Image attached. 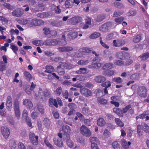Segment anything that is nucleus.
Listing matches in <instances>:
<instances>
[{
    "label": "nucleus",
    "mask_w": 149,
    "mask_h": 149,
    "mask_svg": "<svg viewBox=\"0 0 149 149\" xmlns=\"http://www.w3.org/2000/svg\"><path fill=\"white\" fill-rule=\"evenodd\" d=\"M147 89L144 86H138L137 90V93L138 95L141 97H146L147 95Z\"/></svg>",
    "instance_id": "obj_1"
},
{
    "label": "nucleus",
    "mask_w": 149,
    "mask_h": 149,
    "mask_svg": "<svg viewBox=\"0 0 149 149\" xmlns=\"http://www.w3.org/2000/svg\"><path fill=\"white\" fill-rule=\"evenodd\" d=\"M14 109L15 117L17 119H19L20 116V112L19 109V103L18 101L16 99L14 103Z\"/></svg>",
    "instance_id": "obj_2"
},
{
    "label": "nucleus",
    "mask_w": 149,
    "mask_h": 149,
    "mask_svg": "<svg viewBox=\"0 0 149 149\" xmlns=\"http://www.w3.org/2000/svg\"><path fill=\"white\" fill-rule=\"evenodd\" d=\"M113 26L112 23L109 22L100 26L99 27V30L103 32H106Z\"/></svg>",
    "instance_id": "obj_3"
},
{
    "label": "nucleus",
    "mask_w": 149,
    "mask_h": 149,
    "mask_svg": "<svg viewBox=\"0 0 149 149\" xmlns=\"http://www.w3.org/2000/svg\"><path fill=\"white\" fill-rule=\"evenodd\" d=\"M63 131L64 132L63 138H66L67 139H70L69 134L71 131L69 126L67 125H64L62 127Z\"/></svg>",
    "instance_id": "obj_4"
},
{
    "label": "nucleus",
    "mask_w": 149,
    "mask_h": 149,
    "mask_svg": "<svg viewBox=\"0 0 149 149\" xmlns=\"http://www.w3.org/2000/svg\"><path fill=\"white\" fill-rule=\"evenodd\" d=\"M80 130L81 133L85 136H89L91 135L90 130L85 125H83L81 127Z\"/></svg>",
    "instance_id": "obj_5"
},
{
    "label": "nucleus",
    "mask_w": 149,
    "mask_h": 149,
    "mask_svg": "<svg viewBox=\"0 0 149 149\" xmlns=\"http://www.w3.org/2000/svg\"><path fill=\"white\" fill-rule=\"evenodd\" d=\"M1 131L3 136L5 138H8L10 134L9 129L6 127H1Z\"/></svg>",
    "instance_id": "obj_6"
},
{
    "label": "nucleus",
    "mask_w": 149,
    "mask_h": 149,
    "mask_svg": "<svg viewBox=\"0 0 149 149\" xmlns=\"http://www.w3.org/2000/svg\"><path fill=\"white\" fill-rule=\"evenodd\" d=\"M59 52H66L73 50L72 47L70 46H63L57 48Z\"/></svg>",
    "instance_id": "obj_7"
},
{
    "label": "nucleus",
    "mask_w": 149,
    "mask_h": 149,
    "mask_svg": "<svg viewBox=\"0 0 149 149\" xmlns=\"http://www.w3.org/2000/svg\"><path fill=\"white\" fill-rule=\"evenodd\" d=\"M24 12V10L22 9L18 8L14 10L12 13L14 16L20 17L23 15Z\"/></svg>",
    "instance_id": "obj_8"
},
{
    "label": "nucleus",
    "mask_w": 149,
    "mask_h": 149,
    "mask_svg": "<svg viewBox=\"0 0 149 149\" xmlns=\"http://www.w3.org/2000/svg\"><path fill=\"white\" fill-rule=\"evenodd\" d=\"M113 43L114 46L116 47H119L124 45L125 43V41L122 39H118L117 40H114Z\"/></svg>",
    "instance_id": "obj_9"
},
{
    "label": "nucleus",
    "mask_w": 149,
    "mask_h": 149,
    "mask_svg": "<svg viewBox=\"0 0 149 149\" xmlns=\"http://www.w3.org/2000/svg\"><path fill=\"white\" fill-rule=\"evenodd\" d=\"M43 30L44 32V33L46 35L48 34L52 35L54 33V34L52 35V36H55L57 34L56 31H51L48 28L45 27L43 29Z\"/></svg>",
    "instance_id": "obj_10"
},
{
    "label": "nucleus",
    "mask_w": 149,
    "mask_h": 149,
    "mask_svg": "<svg viewBox=\"0 0 149 149\" xmlns=\"http://www.w3.org/2000/svg\"><path fill=\"white\" fill-rule=\"evenodd\" d=\"M106 80L105 77L102 75H98L95 76L94 78L95 81L98 83H102L105 81Z\"/></svg>",
    "instance_id": "obj_11"
},
{
    "label": "nucleus",
    "mask_w": 149,
    "mask_h": 149,
    "mask_svg": "<svg viewBox=\"0 0 149 149\" xmlns=\"http://www.w3.org/2000/svg\"><path fill=\"white\" fill-rule=\"evenodd\" d=\"M80 92L83 95H85L86 97L91 96L92 93L90 90L87 88L81 89Z\"/></svg>",
    "instance_id": "obj_12"
},
{
    "label": "nucleus",
    "mask_w": 149,
    "mask_h": 149,
    "mask_svg": "<svg viewBox=\"0 0 149 149\" xmlns=\"http://www.w3.org/2000/svg\"><path fill=\"white\" fill-rule=\"evenodd\" d=\"M44 23L42 20L40 19H32L31 25L32 26H37L40 25Z\"/></svg>",
    "instance_id": "obj_13"
},
{
    "label": "nucleus",
    "mask_w": 149,
    "mask_h": 149,
    "mask_svg": "<svg viewBox=\"0 0 149 149\" xmlns=\"http://www.w3.org/2000/svg\"><path fill=\"white\" fill-rule=\"evenodd\" d=\"M102 65L101 63L96 61L88 66V68L90 69H97L100 68Z\"/></svg>",
    "instance_id": "obj_14"
},
{
    "label": "nucleus",
    "mask_w": 149,
    "mask_h": 149,
    "mask_svg": "<svg viewBox=\"0 0 149 149\" xmlns=\"http://www.w3.org/2000/svg\"><path fill=\"white\" fill-rule=\"evenodd\" d=\"M53 141L54 143L58 147H62L63 146V141L61 139H58L55 137L53 139Z\"/></svg>",
    "instance_id": "obj_15"
},
{
    "label": "nucleus",
    "mask_w": 149,
    "mask_h": 149,
    "mask_svg": "<svg viewBox=\"0 0 149 149\" xmlns=\"http://www.w3.org/2000/svg\"><path fill=\"white\" fill-rule=\"evenodd\" d=\"M143 127L142 125H138L137 126V131L138 136L139 137H141L143 135Z\"/></svg>",
    "instance_id": "obj_16"
},
{
    "label": "nucleus",
    "mask_w": 149,
    "mask_h": 149,
    "mask_svg": "<svg viewBox=\"0 0 149 149\" xmlns=\"http://www.w3.org/2000/svg\"><path fill=\"white\" fill-rule=\"evenodd\" d=\"M149 57V53H145L138 57V60L139 61H145Z\"/></svg>",
    "instance_id": "obj_17"
},
{
    "label": "nucleus",
    "mask_w": 149,
    "mask_h": 149,
    "mask_svg": "<svg viewBox=\"0 0 149 149\" xmlns=\"http://www.w3.org/2000/svg\"><path fill=\"white\" fill-rule=\"evenodd\" d=\"M23 104L30 109H31L33 107V104L32 102L29 99H25L23 102Z\"/></svg>",
    "instance_id": "obj_18"
},
{
    "label": "nucleus",
    "mask_w": 149,
    "mask_h": 149,
    "mask_svg": "<svg viewBox=\"0 0 149 149\" xmlns=\"http://www.w3.org/2000/svg\"><path fill=\"white\" fill-rule=\"evenodd\" d=\"M49 105L51 107L54 106L56 108L58 107V105L56 99H53L52 97L50 98L49 99Z\"/></svg>",
    "instance_id": "obj_19"
},
{
    "label": "nucleus",
    "mask_w": 149,
    "mask_h": 149,
    "mask_svg": "<svg viewBox=\"0 0 149 149\" xmlns=\"http://www.w3.org/2000/svg\"><path fill=\"white\" fill-rule=\"evenodd\" d=\"M78 33L76 32H70L68 34V38L70 40H74L77 37Z\"/></svg>",
    "instance_id": "obj_20"
},
{
    "label": "nucleus",
    "mask_w": 149,
    "mask_h": 149,
    "mask_svg": "<svg viewBox=\"0 0 149 149\" xmlns=\"http://www.w3.org/2000/svg\"><path fill=\"white\" fill-rule=\"evenodd\" d=\"M12 105V99L11 97L9 96L7 97L6 100V106L8 109L10 108Z\"/></svg>",
    "instance_id": "obj_21"
},
{
    "label": "nucleus",
    "mask_w": 149,
    "mask_h": 149,
    "mask_svg": "<svg viewBox=\"0 0 149 149\" xmlns=\"http://www.w3.org/2000/svg\"><path fill=\"white\" fill-rule=\"evenodd\" d=\"M121 145L125 149L128 148L129 146L131 144V142L130 141L127 142L125 140L122 139L121 141Z\"/></svg>",
    "instance_id": "obj_22"
},
{
    "label": "nucleus",
    "mask_w": 149,
    "mask_h": 149,
    "mask_svg": "<svg viewBox=\"0 0 149 149\" xmlns=\"http://www.w3.org/2000/svg\"><path fill=\"white\" fill-rule=\"evenodd\" d=\"M35 108L37 109L41 113L43 114L44 111V107L40 104H37L35 107Z\"/></svg>",
    "instance_id": "obj_23"
},
{
    "label": "nucleus",
    "mask_w": 149,
    "mask_h": 149,
    "mask_svg": "<svg viewBox=\"0 0 149 149\" xmlns=\"http://www.w3.org/2000/svg\"><path fill=\"white\" fill-rule=\"evenodd\" d=\"M113 111L118 115L119 116L123 117V114L121 110L119 109V108H114L113 109Z\"/></svg>",
    "instance_id": "obj_24"
},
{
    "label": "nucleus",
    "mask_w": 149,
    "mask_h": 149,
    "mask_svg": "<svg viewBox=\"0 0 149 149\" xmlns=\"http://www.w3.org/2000/svg\"><path fill=\"white\" fill-rule=\"evenodd\" d=\"M113 64L111 63H108L105 64L102 67L103 70H107L113 68Z\"/></svg>",
    "instance_id": "obj_25"
},
{
    "label": "nucleus",
    "mask_w": 149,
    "mask_h": 149,
    "mask_svg": "<svg viewBox=\"0 0 149 149\" xmlns=\"http://www.w3.org/2000/svg\"><path fill=\"white\" fill-rule=\"evenodd\" d=\"M142 34H138L135 36L133 39V41L135 43H138L141 40L142 38Z\"/></svg>",
    "instance_id": "obj_26"
},
{
    "label": "nucleus",
    "mask_w": 149,
    "mask_h": 149,
    "mask_svg": "<svg viewBox=\"0 0 149 149\" xmlns=\"http://www.w3.org/2000/svg\"><path fill=\"white\" fill-rule=\"evenodd\" d=\"M32 43L36 46H42L44 45V42L42 40H37L33 41Z\"/></svg>",
    "instance_id": "obj_27"
},
{
    "label": "nucleus",
    "mask_w": 149,
    "mask_h": 149,
    "mask_svg": "<svg viewBox=\"0 0 149 149\" xmlns=\"http://www.w3.org/2000/svg\"><path fill=\"white\" fill-rule=\"evenodd\" d=\"M114 71L112 70L108 71H104L103 72V74L107 76H111L114 74Z\"/></svg>",
    "instance_id": "obj_28"
},
{
    "label": "nucleus",
    "mask_w": 149,
    "mask_h": 149,
    "mask_svg": "<svg viewBox=\"0 0 149 149\" xmlns=\"http://www.w3.org/2000/svg\"><path fill=\"white\" fill-rule=\"evenodd\" d=\"M52 10H55V13L57 14H59L61 12V10L60 9V6H56L54 5H51Z\"/></svg>",
    "instance_id": "obj_29"
},
{
    "label": "nucleus",
    "mask_w": 149,
    "mask_h": 149,
    "mask_svg": "<svg viewBox=\"0 0 149 149\" xmlns=\"http://www.w3.org/2000/svg\"><path fill=\"white\" fill-rule=\"evenodd\" d=\"M52 25L54 26L57 27L63 25V22L61 21H56L51 23Z\"/></svg>",
    "instance_id": "obj_30"
},
{
    "label": "nucleus",
    "mask_w": 149,
    "mask_h": 149,
    "mask_svg": "<svg viewBox=\"0 0 149 149\" xmlns=\"http://www.w3.org/2000/svg\"><path fill=\"white\" fill-rule=\"evenodd\" d=\"M140 74L139 73H136L132 74L130 77V78L133 81L138 80L139 78Z\"/></svg>",
    "instance_id": "obj_31"
},
{
    "label": "nucleus",
    "mask_w": 149,
    "mask_h": 149,
    "mask_svg": "<svg viewBox=\"0 0 149 149\" xmlns=\"http://www.w3.org/2000/svg\"><path fill=\"white\" fill-rule=\"evenodd\" d=\"M97 125L100 126H103L105 124V120L102 118H99L97 120Z\"/></svg>",
    "instance_id": "obj_32"
},
{
    "label": "nucleus",
    "mask_w": 149,
    "mask_h": 149,
    "mask_svg": "<svg viewBox=\"0 0 149 149\" xmlns=\"http://www.w3.org/2000/svg\"><path fill=\"white\" fill-rule=\"evenodd\" d=\"M50 121L47 118H45L43 120V124L46 127H49L50 125Z\"/></svg>",
    "instance_id": "obj_33"
},
{
    "label": "nucleus",
    "mask_w": 149,
    "mask_h": 149,
    "mask_svg": "<svg viewBox=\"0 0 149 149\" xmlns=\"http://www.w3.org/2000/svg\"><path fill=\"white\" fill-rule=\"evenodd\" d=\"M100 36V34L97 32H95L92 34L89 37L91 39H94L98 38Z\"/></svg>",
    "instance_id": "obj_34"
},
{
    "label": "nucleus",
    "mask_w": 149,
    "mask_h": 149,
    "mask_svg": "<svg viewBox=\"0 0 149 149\" xmlns=\"http://www.w3.org/2000/svg\"><path fill=\"white\" fill-rule=\"evenodd\" d=\"M38 136H36V138L30 139V140L32 144L36 146L37 145L38 143Z\"/></svg>",
    "instance_id": "obj_35"
},
{
    "label": "nucleus",
    "mask_w": 149,
    "mask_h": 149,
    "mask_svg": "<svg viewBox=\"0 0 149 149\" xmlns=\"http://www.w3.org/2000/svg\"><path fill=\"white\" fill-rule=\"evenodd\" d=\"M115 121L117 125L120 127H123L124 126V124L118 118H115Z\"/></svg>",
    "instance_id": "obj_36"
},
{
    "label": "nucleus",
    "mask_w": 149,
    "mask_h": 149,
    "mask_svg": "<svg viewBox=\"0 0 149 149\" xmlns=\"http://www.w3.org/2000/svg\"><path fill=\"white\" fill-rule=\"evenodd\" d=\"M89 63L88 60H80L78 61L77 64L79 65H87Z\"/></svg>",
    "instance_id": "obj_37"
},
{
    "label": "nucleus",
    "mask_w": 149,
    "mask_h": 149,
    "mask_svg": "<svg viewBox=\"0 0 149 149\" xmlns=\"http://www.w3.org/2000/svg\"><path fill=\"white\" fill-rule=\"evenodd\" d=\"M61 67V64L57 67V72L60 75H63L65 73L64 71Z\"/></svg>",
    "instance_id": "obj_38"
},
{
    "label": "nucleus",
    "mask_w": 149,
    "mask_h": 149,
    "mask_svg": "<svg viewBox=\"0 0 149 149\" xmlns=\"http://www.w3.org/2000/svg\"><path fill=\"white\" fill-rule=\"evenodd\" d=\"M86 72V69L85 68H80L79 70L76 71V73L78 74H84Z\"/></svg>",
    "instance_id": "obj_39"
},
{
    "label": "nucleus",
    "mask_w": 149,
    "mask_h": 149,
    "mask_svg": "<svg viewBox=\"0 0 149 149\" xmlns=\"http://www.w3.org/2000/svg\"><path fill=\"white\" fill-rule=\"evenodd\" d=\"M9 146L11 149H15L16 146V144L14 140H10V141Z\"/></svg>",
    "instance_id": "obj_40"
},
{
    "label": "nucleus",
    "mask_w": 149,
    "mask_h": 149,
    "mask_svg": "<svg viewBox=\"0 0 149 149\" xmlns=\"http://www.w3.org/2000/svg\"><path fill=\"white\" fill-rule=\"evenodd\" d=\"M63 139L66 140V143L69 147L72 148L74 144L72 141L70 140V139H67L66 138H63Z\"/></svg>",
    "instance_id": "obj_41"
},
{
    "label": "nucleus",
    "mask_w": 149,
    "mask_h": 149,
    "mask_svg": "<svg viewBox=\"0 0 149 149\" xmlns=\"http://www.w3.org/2000/svg\"><path fill=\"white\" fill-rule=\"evenodd\" d=\"M114 63L116 65L120 66H123L124 65V63L123 61L118 60H115Z\"/></svg>",
    "instance_id": "obj_42"
},
{
    "label": "nucleus",
    "mask_w": 149,
    "mask_h": 149,
    "mask_svg": "<svg viewBox=\"0 0 149 149\" xmlns=\"http://www.w3.org/2000/svg\"><path fill=\"white\" fill-rule=\"evenodd\" d=\"M80 51L81 52H82L84 53H88L91 52V50L90 48L85 47L81 49Z\"/></svg>",
    "instance_id": "obj_43"
},
{
    "label": "nucleus",
    "mask_w": 149,
    "mask_h": 149,
    "mask_svg": "<svg viewBox=\"0 0 149 149\" xmlns=\"http://www.w3.org/2000/svg\"><path fill=\"white\" fill-rule=\"evenodd\" d=\"M98 102L101 104H105L107 102V100L104 99L101 97H98L97 99Z\"/></svg>",
    "instance_id": "obj_44"
},
{
    "label": "nucleus",
    "mask_w": 149,
    "mask_h": 149,
    "mask_svg": "<svg viewBox=\"0 0 149 149\" xmlns=\"http://www.w3.org/2000/svg\"><path fill=\"white\" fill-rule=\"evenodd\" d=\"M24 74L25 77L27 79H29L32 78V77L31 74L30 73L27 71H25Z\"/></svg>",
    "instance_id": "obj_45"
},
{
    "label": "nucleus",
    "mask_w": 149,
    "mask_h": 149,
    "mask_svg": "<svg viewBox=\"0 0 149 149\" xmlns=\"http://www.w3.org/2000/svg\"><path fill=\"white\" fill-rule=\"evenodd\" d=\"M48 13H39L37 15L38 17L41 18H44L47 16Z\"/></svg>",
    "instance_id": "obj_46"
},
{
    "label": "nucleus",
    "mask_w": 149,
    "mask_h": 149,
    "mask_svg": "<svg viewBox=\"0 0 149 149\" xmlns=\"http://www.w3.org/2000/svg\"><path fill=\"white\" fill-rule=\"evenodd\" d=\"M22 117L23 118L25 119L29 118V117H28V112L26 110L24 109L23 110L22 114Z\"/></svg>",
    "instance_id": "obj_47"
},
{
    "label": "nucleus",
    "mask_w": 149,
    "mask_h": 149,
    "mask_svg": "<svg viewBox=\"0 0 149 149\" xmlns=\"http://www.w3.org/2000/svg\"><path fill=\"white\" fill-rule=\"evenodd\" d=\"M112 81L117 84H120L122 82V80L120 77H115L112 79Z\"/></svg>",
    "instance_id": "obj_48"
},
{
    "label": "nucleus",
    "mask_w": 149,
    "mask_h": 149,
    "mask_svg": "<svg viewBox=\"0 0 149 149\" xmlns=\"http://www.w3.org/2000/svg\"><path fill=\"white\" fill-rule=\"evenodd\" d=\"M132 107V105L131 104H129L126 107L123 109L122 111V113H126L128 110L131 108Z\"/></svg>",
    "instance_id": "obj_49"
},
{
    "label": "nucleus",
    "mask_w": 149,
    "mask_h": 149,
    "mask_svg": "<svg viewBox=\"0 0 149 149\" xmlns=\"http://www.w3.org/2000/svg\"><path fill=\"white\" fill-rule=\"evenodd\" d=\"M105 19V17L104 15H101L97 16L96 20L97 22H100Z\"/></svg>",
    "instance_id": "obj_50"
},
{
    "label": "nucleus",
    "mask_w": 149,
    "mask_h": 149,
    "mask_svg": "<svg viewBox=\"0 0 149 149\" xmlns=\"http://www.w3.org/2000/svg\"><path fill=\"white\" fill-rule=\"evenodd\" d=\"M68 20L69 23L72 25H74L77 23L75 17L69 19Z\"/></svg>",
    "instance_id": "obj_51"
},
{
    "label": "nucleus",
    "mask_w": 149,
    "mask_h": 149,
    "mask_svg": "<svg viewBox=\"0 0 149 149\" xmlns=\"http://www.w3.org/2000/svg\"><path fill=\"white\" fill-rule=\"evenodd\" d=\"M114 5L115 7L120 8H123V5L122 3L118 2H115L114 3Z\"/></svg>",
    "instance_id": "obj_52"
},
{
    "label": "nucleus",
    "mask_w": 149,
    "mask_h": 149,
    "mask_svg": "<svg viewBox=\"0 0 149 149\" xmlns=\"http://www.w3.org/2000/svg\"><path fill=\"white\" fill-rule=\"evenodd\" d=\"M124 18L123 17H120L116 18L115 19V21L118 24H120L124 20Z\"/></svg>",
    "instance_id": "obj_53"
},
{
    "label": "nucleus",
    "mask_w": 149,
    "mask_h": 149,
    "mask_svg": "<svg viewBox=\"0 0 149 149\" xmlns=\"http://www.w3.org/2000/svg\"><path fill=\"white\" fill-rule=\"evenodd\" d=\"M62 88L61 87H60L57 88L54 92L56 95H60L61 94L62 92Z\"/></svg>",
    "instance_id": "obj_54"
},
{
    "label": "nucleus",
    "mask_w": 149,
    "mask_h": 149,
    "mask_svg": "<svg viewBox=\"0 0 149 149\" xmlns=\"http://www.w3.org/2000/svg\"><path fill=\"white\" fill-rule=\"evenodd\" d=\"M116 56L117 58L120 59H124V57L123 56V53L118 52L117 53Z\"/></svg>",
    "instance_id": "obj_55"
},
{
    "label": "nucleus",
    "mask_w": 149,
    "mask_h": 149,
    "mask_svg": "<svg viewBox=\"0 0 149 149\" xmlns=\"http://www.w3.org/2000/svg\"><path fill=\"white\" fill-rule=\"evenodd\" d=\"M143 126L144 131L147 133H149V127L146 124H144V125H143Z\"/></svg>",
    "instance_id": "obj_56"
},
{
    "label": "nucleus",
    "mask_w": 149,
    "mask_h": 149,
    "mask_svg": "<svg viewBox=\"0 0 149 149\" xmlns=\"http://www.w3.org/2000/svg\"><path fill=\"white\" fill-rule=\"evenodd\" d=\"M62 67H64L65 68L67 69H70L72 68V67L68 65V64L65 63H62L61 64Z\"/></svg>",
    "instance_id": "obj_57"
},
{
    "label": "nucleus",
    "mask_w": 149,
    "mask_h": 149,
    "mask_svg": "<svg viewBox=\"0 0 149 149\" xmlns=\"http://www.w3.org/2000/svg\"><path fill=\"white\" fill-rule=\"evenodd\" d=\"M83 113L85 115H88L90 114V112L88 109L85 107H84L82 109Z\"/></svg>",
    "instance_id": "obj_58"
},
{
    "label": "nucleus",
    "mask_w": 149,
    "mask_h": 149,
    "mask_svg": "<svg viewBox=\"0 0 149 149\" xmlns=\"http://www.w3.org/2000/svg\"><path fill=\"white\" fill-rule=\"evenodd\" d=\"M44 141L46 145L49 147V149H51L54 147L46 139H45L44 140Z\"/></svg>",
    "instance_id": "obj_59"
},
{
    "label": "nucleus",
    "mask_w": 149,
    "mask_h": 149,
    "mask_svg": "<svg viewBox=\"0 0 149 149\" xmlns=\"http://www.w3.org/2000/svg\"><path fill=\"white\" fill-rule=\"evenodd\" d=\"M25 120L26 123L28 126L31 128H33V126L32 125L30 118H29L27 119H26Z\"/></svg>",
    "instance_id": "obj_60"
},
{
    "label": "nucleus",
    "mask_w": 149,
    "mask_h": 149,
    "mask_svg": "<svg viewBox=\"0 0 149 149\" xmlns=\"http://www.w3.org/2000/svg\"><path fill=\"white\" fill-rule=\"evenodd\" d=\"M10 48L15 54H17V52L18 49V48L17 46L14 45H11Z\"/></svg>",
    "instance_id": "obj_61"
},
{
    "label": "nucleus",
    "mask_w": 149,
    "mask_h": 149,
    "mask_svg": "<svg viewBox=\"0 0 149 149\" xmlns=\"http://www.w3.org/2000/svg\"><path fill=\"white\" fill-rule=\"evenodd\" d=\"M6 65L3 62L1 61L0 63V71H3L5 70Z\"/></svg>",
    "instance_id": "obj_62"
},
{
    "label": "nucleus",
    "mask_w": 149,
    "mask_h": 149,
    "mask_svg": "<svg viewBox=\"0 0 149 149\" xmlns=\"http://www.w3.org/2000/svg\"><path fill=\"white\" fill-rule=\"evenodd\" d=\"M52 114L54 117L57 119H58L59 118V114L58 112L57 111H53Z\"/></svg>",
    "instance_id": "obj_63"
},
{
    "label": "nucleus",
    "mask_w": 149,
    "mask_h": 149,
    "mask_svg": "<svg viewBox=\"0 0 149 149\" xmlns=\"http://www.w3.org/2000/svg\"><path fill=\"white\" fill-rule=\"evenodd\" d=\"M18 149H26L24 144L21 142L18 143Z\"/></svg>",
    "instance_id": "obj_64"
}]
</instances>
